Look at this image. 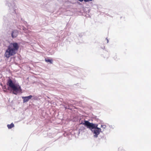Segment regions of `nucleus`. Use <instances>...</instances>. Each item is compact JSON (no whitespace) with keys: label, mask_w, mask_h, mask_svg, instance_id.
Masks as SVG:
<instances>
[{"label":"nucleus","mask_w":151,"mask_h":151,"mask_svg":"<svg viewBox=\"0 0 151 151\" xmlns=\"http://www.w3.org/2000/svg\"><path fill=\"white\" fill-rule=\"evenodd\" d=\"M19 48L17 43L14 42L10 44L6 50L4 56L7 58L15 55Z\"/></svg>","instance_id":"1"},{"label":"nucleus","mask_w":151,"mask_h":151,"mask_svg":"<svg viewBox=\"0 0 151 151\" xmlns=\"http://www.w3.org/2000/svg\"><path fill=\"white\" fill-rule=\"evenodd\" d=\"M82 124L84 125L88 128L90 129H94L93 130V134H95L94 136L97 137V136L99 134L101 129L100 128L97 127V125L95 124L91 123L87 121H85L84 123H81Z\"/></svg>","instance_id":"2"},{"label":"nucleus","mask_w":151,"mask_h":151,"mask_svg":"<svg viewBox=\"0 0 151 151\" xmlns=\"http://www.w3.org/2000/svg\"><path fill=\"white\" fill-rule=\"evenodd\" d=\"M6 84L12 89L13 93L17 95L18 93L21 92L22 91L20 86L19 85H15L10 78L8 80Z\"/></svg>","instance_id":"3"},{"label":"nucleus","mask_w":151,"mask_h":151,"mask_svg":"<svg viewBox=\"0 0 151 151\" xmlns=\"http://www.w3.org/2000/svg\"><path fill=\"white\" fill-rule=\"evenodd\" d=\"M32 97V95H30L27 96H22V98L23 99V102L25 103L28 101Z\"/></svg>","instance_id":"4"},{"label":"nucleus","mask_w":151,"mask_h":151,"mask_svg":"<svg viewBox=\"0 0 151 151\" xmlns=\"http://www.w3.org/2000/svg\"><path fill=\"white\" fill-rule=\"evenodd\" d=\"M18 34V32L16 30H13L12 32L11 35L12 38L16 37Z\"/></svg>","instance_id":"5"},{"label":"nucleus","mask_w":151,"mask_h":151,"mask_svg":"<svg viewBox=\"0 0 151 151\" xmlns=\"http://www.w3.org/2000/svg\"><path fill=\"white\" fill-rule=\"evenodd\" d=\"M14 125L12 123L10 124H8L7 125V127L9 129H11L13 127H14Z\"/></svg>","instance_id":"6"},{"label":"nucleus","mask_w":151,"mask_h":151,"mask_svg":"<svg viewBox=\"0 0 151 151\" xmlns=\"http://www.w3.org/2000/svg\"><path fill=\"white\" fill-rule=\"evenodd\" d=\"M45 61L47 62H49L51 64H52V60H50L49 59H45Z\"/></svg>","instance_id":"7"},{"label":"nucleus","mask_w":151,"mask_h":151,"mask_svg":"<svg viewBox=\"0 0 151 151\" xmlns=\"http://www.w3.org/2000/svg\"><path fill=\"white\" fill-rule=\"evenodd\" d=\"M84 1L85 2H88L89 1H91L92 0H84Z\"/></svg>","instance_id":"8"},{"label":"nucleus","mask_w":151,"mask_h":151,"mask_svg":"<svg viewBox=\"0 0 151 151\" xmlns=\"http://www.w3.org/2000/svg\"><path fill=\"white\" fill-rule=\"evenodd\" d=\"M114 59L115 60H116V58H117V57L116 56H115L114 57Z\"/></svg>","instance_id":"9"},{"label":"nucleus","mask_w":151,"mask_h":151,"mask_svg":"<svg viewBox=\"0 0 151 151\" xmlns=\"http://www.w3.org/2000/svg\"><path fill=\"white\" fill-rule=\"evenodd\" d=\"M78 0L80 2H82L83 1V0Z\"/></svg>","instance_id":"10"}]
</instances>
